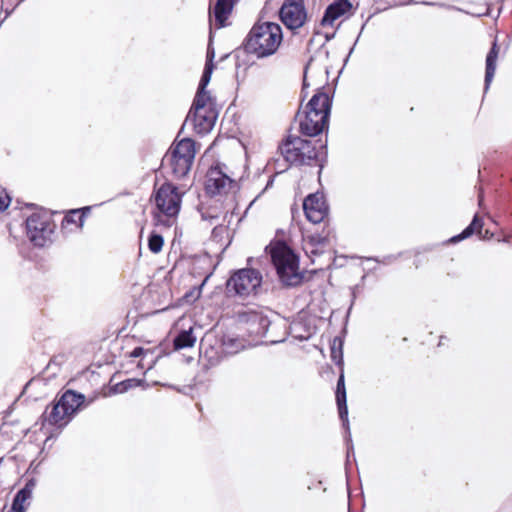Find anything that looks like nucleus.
I'll use <instances>...</instances> for the list:
<instances>
[{"label": "nucleus", "mask_w": 512, "mask_h": 512, "mask_svg": "<svg viewBox=\"0 0 512 512\" xmlns=\"http://www.w3.org/2000/svg\"><path fill=\"white\" fill-rule=\"evenodd\" d=\"M278 150L284 160L291 166H321L326 156V145L321 139L300 136L288 130L286 137L280 142Z\"/></svg>", "instance_id": "obj_1"}, {"label": "nucleus", "mask_w": 512, "mask_h": 512, "mask_svg": "<svg viewBox=\"0 0 512 512\" xmlns=\"http://www.w3.org/2000/svg\"><path fill=\"white\" fill-rule=\"evenodd\" d=\"M282 42V27L276 22L259 19L247 33L241 48L246 54L263 59L275 55Z\"/></svg>", "instance_id": "obj_2"}, {"label": "nucleus", "mask_w": 512, "mask_h": 512, "mask_svg": "<svg viewBox=\"0 0 512 512\" xmlns=\"http://www.w3.org/2000/svg\"><path fill=\"white\" fill-rule=\"evenodd\" d=\"M186 191L181 190L172 182L155 183L150 198L154 204L152 219L155 226L170 228L176 224L182 206V198Z\"/></svg>", "instance_id": "obj_3"}, {"label": "nucleus", "mask_w": 512, "mask_h": 512, "mask_svg": "<svg viewBox=\"0 0 512 512\" xmlns=\"http://www.w3.org/2000/svg\"><path fill=\"white\" fill-rule=\"evenodd\" d=\"M332 100L328 93L317 91L303 110L296 114L298 132L305 137H316L328 129Z\"/></svg>", "instance_id": "obj_4"}, {"label": "nucleus", "mask_w": 512, "mask_h": 512, "mask_svg": "<svg viewBox=\"0 0 512 512\" xmlns=\"http://www.w3.org/2000/svg\"><path fill=\"white\" fill-rule=\"evenodd\" d=\"M279 281L286 287H295L302 283L299 257L293 249L282 240H272L266 247Z\"/></svg>", "instance_id": "obj_5"}, {"label": "nucleus", "mask_w": 512, "mask_h": 512, "mask_svg": "<svg viewBox=\"0 0 512 512\" xmlns=\"http://www.w3.org/2000/svg\"><path fill=\"white\" fill-rule=\"evenodd\" d=\"M244 165L230 167L225 163L212 165L206 172L204 190L209 197H228L240 189Z\"/></svg>", "instance_id": "obj_6"}, {"label": "nucleus", "mask_w": 512, "mask_h": 512, "mask_svg": "<svg viewBox=\"0 0 512 512\" xmlns=\"http://www.w3.org/2000/svg\"><path fill=\"white\" fill-rule=\"evenodd\" d=\"M196 142L191 138L175 139L163 159L173 179L180 180L190 172L195 155Z\"/></svg>", "instance_id": "obj_7"}, {"label": "nucleus", "mask_w": 512, "mask_h": 512, "mask_svg": "<svg viewBox=\"0 0 512 512\" xmlns=\"http://www.w3.org/2000/svg\"><path fill=\"white\" fill-rule=\"evenodd\" d=\"M83 400L84 397L81 394L70 390L66 391L51 407V410L44 413V422L58 427L67 425Z\"/></svg>", "instance_id": "obj_8"}, {"label": "nucleus", "mask_w": 512, "mask_h": 512, "mask_svg": "<svg viewBox=\"0 0 512 512\" xmlns=\"http://www.w3.org/2000/svg\"><path fill=\"white\" fill-rule=\"evenodd\" d=\"M262 284V274L253 268H243L235 271L226 282L228 294L248 297L257 294Z\"/></svg>", "instance_id": "obj_9"}, {"label": "nucleus", "mask_w": 512, "mask_h": 512, "mask_svg": "<svg viewBox=\"0 0 512 512\" xmlns=\"http://www.w3.org/2000/svg\"><path fill=\"white\" fill-rule=\"evenodd\" d=\"M192 120L197 134H207L213 128L217 119V111L213 99L194 98L187 120Z\"/></svg>", "instance_id": "obj_10"}, {"label": "nucleus", "mask_w": 512, "mask_h": 512, "mask_svg": "<svg viewBox=\"0 0 512 512\" xmlns=\"http://www.w3.org/2000/svg\"><path fill=\"white\" fill-rule=\"evenodd\" d=\"M55 224L46 212H36L26 220V232L29 240L38 247H44L51 242Z\"/></svg>", "instance_id": "obj_11"}, {"label": "nucleus", "mask_w": 512, "mask_h": 512, "mask_svg": "<svg viewBox=\"0 0 512 512\" xmlns=\"http://www.w3.org/2000/svg\"><path fill=\"white\" fill-rule=\"evenodd\" d=\"M279 18L289 30H297L307 21L304 0H284L279 9Z\"/></svg>", "instance_id": "obj_12"}, {"label": "nucleus", "mask_w": 512, "mask_h": 512, "mask_svg": "<svg viewBox=\"0 0 512 512\" xmlns=\"http://www.w3.org/2000/svg\"><path fill=\"white\" fill-rule=\"evenodd\" d=\"M303 210L308 221L313 224L326 223L329 207L321 193L309 194L303 201Z\"/></svg>", "instance_id": "obj_13"}, {"label": "nucleus", "mask_w": 512, "mask_h": 512, "mask_svg": "<svg viewBox=\"0 0 512 512\" xmlns=\"http://www.w3.org/2000/svg\"><path fill=\"white\" fill-rule=\"evenodd\" d=\"M331 357L338 365L341 366L340 375H339V378L337 381V386H336L335 398H336V404H337V408H338L339 417L344 423H347L348 422V407H347V400H346V387H345V377H344L342 353L339 352V355H337L336 350L334 348H332Z\"/></svg>", "instance_id": "obj_14"}, {"label": "nucleus", "mask_w": 512, "mask_h": 512, "mask_svg": "<svg viewBox=\"0 0 512 512\" xmlns=\"http://www.w3.org/2000/svg\"><path fill=\"white\" fill-rule=\"evenodd\" d=\"M240 0H217L213 8H209V21L212 24L214 19L215 27L217 29L229 25L228 19L231 16L234 6Z\"/></svg>", "instance_id": "obj_15"}, {"label": "nucleus", "mask_w": 512, "mask_h": 512, "mask_svg": "<svg viewBox=\"0 0 512 512\" xmlns=\"http://www.w3.org/2000/svg\"><path fill=\"white\" fill-rule=\"evenodd\" d=\"M353 6L350 0H334L326 8L321 19L322 27H333L334 22L340 17L350 13Z\"/></svg>", "instance_id": "obj_16"}, {"label": "nucleus", "mask_w": 512, "mask_h": 512, "mask_svg": "<svg viewBox=\"0 0 512 512\" xmlns=\"http://www.w3.org/2000/svg\"><path fill=\"white\" fill-rule=\"evenodd\" d=\"M140 384V380L131 378L123 381H116V377L113 376L110 379L109 385L103 386L101 391L98 394H101L103 397H108L120 393H124L129 389L137 387Z\"/></svg>", "instance_id": "obj_17"}, {"label": "nucleus", "mask_w": 512, "mask_h": 512, "mask_svg": "<svg viewBox=\"0 0 512 512\" xmlns=\"http://www.w3.org/2000/svg\"><path fill=\"white\" fill-rule=\"evenodd\" d=\"M473 234H477L483 239H489L492 236V234H489L488 230L483 232V220L478 215H475L470 225L467 226L459 235L454 236L451 241L458 242L472 236Z\"/></svg>", "instance_id": "obj_18"}, {"label": "nucleus", "mask_w": 512, "mask_h": 512, "mask_svg": "<svg viewBox=\"0 0 512 512\" xmlns=\"http://www.w3.org/2000/svg\"><path fill=\"white\" fill-rule=\"evenodd\" d=\"M500 54V46L495 39L486 56L485 86L488 87L493 80L496 71V63Z\"/></svg>", "instance_id": "obj_19"}, {"label": "nucleus", "mask_w": 512, "mask_h": 512, "mask_svg": "<svg viewBox=\"0 0 512 512\" xmlns=\"http://www.w3.org/2000/svg\"><path fill=\"white\" fill-rule=\"evenodd\" d=\"M91 207H86L82 210L76 209L71 210L63 219L62 227L63 229L68 230L69 232L73 231V226L75 228H81L84 224L85 212L90 211Z\"/></svg>", "instance_id": "obj_20"}, {"label": "nucleus", "mask_w": 512, "mask_h": 512, "mask_svg": "<svg viewBox=\"0 0 512 512\" xmlns=\"http://www.w3.org/2000/svg\"><path fill=\"white\" fill-rule=\"evenodd\" d=\"M35 485H36V483L33 479L29 480L25 484V486L17 492V494L13 500L12 506L25 511L29 504V500L32 497V493L35 488Z\"/></svg>", "instance_id": "obj_21"}, {"label": "nucleus", "mask_w": 512, "mask_h": 512, "mask_svg": "<svg viewBox=\"0 0 512 512\" xmlns=\"http://www.w3.org/2000/svg\"><path fill=\"white\" fill-rule=\"evenodd\" d=\"M212 57H213V54L211 55V59L207 60V62L205 64V68H204V71H203V74H202V77H201V80H200V83H199V86H198V89H197V92H196V95L194 98L206 99V100L212 99L209 92L206 91V86L210 82L211 75H212L213 68H214V65L212 62Z\"/></svg>", "instance_id": "obj_22"}, {"label": "nucleus", "mask_w": 512, "mask_h": 512, "mask_svg": "<svg viewBox=\"0 0 512 512\" xmlns=\"http://www.w3.org/2000/svg\"><path fill=\"white\" fill-rule=\"evenodd\" d=\"M330 229L325 225L321 234H313L308 237V245L311 247L310 253L316 254L318 248L329 244Z\"/></svg>", "instance_id": "obj_23"}, {"label": "nucleus", "mask_w": 512, "mask_h": 512, "mask_svg": "<svg viewBox=\"0 0 512 512\" xmlns=\"http://www.w3.org/2000/svg\"><path fill=\"white\" fill-rule=\"evenodd\" d=\"M195 343L196 337L193 335L192 328H190L189 330L180 331V333L175 337L173 341L175 350L191 348L195 345Z\"/></svg>", "instance_id": "obj_24"}, {"label": "nucleus", "mask_w": 512, "mask_h": 512, "mask_svg": "<svg viewBox=\"0 0 512 512\" xmlns=\"http://www.w3.org/2000/svg\"><path fill=\"white\" fill-rule=\"evenodd\" d=\"M164 246V238L159 233L152 231L148 237V248L153 254H158Z\"/></svg>", "instance_id": "obj_25"}, {"label": "nucleus", "mask_w": 512, "mask_h": 512, "mask_svg": "<svg viewBox=\"0 0 512 512\" xmlns=\"http://www.w3.org/2000/svg\"><path fill=\"white\" fill-rule=\"evenodd\" d=\"M144 354V349L142 347H136L134 348L130 353H129V357L131 358H137V357H140Z\"/></svg>", "instance_id": "obj_26"}, {"label": "nucleus", "mask_w": 512, "mask_h": 512, "mask_svg": "<svg viewBox=\"0 0 512 512\" xmlns=\"http://www.w3.org/2000/svg\"><path fill=\"white\" fill-rule=\"evenodd\" d=\"M10 199L7 195L0 196V211L5 210L9 206Z\"/></svg>", "instance_id": "obj_27"}, {"label": "nucleus", "mask_w": 512, "mask_h": 512, "mask_svg": "<svg viewBox=\"0 0 512 512\" xmlns=\"http://www.w3.org/2000/svg\"><path fill=\"white\" fill-rule=\"evenodd\" d=\"M7 512H25V511L20 510L19 508H15V507L11 506V508Z\"/></svg>", "instance_id": "obj_28"}, {"label": "nucleus", "mask_w": 512, "mask_h": 512, "mask_svg": "<svg viewBox=\"0 0 512 512\" xmlns=\"http://www.w3.org/2000/svg\"><path fill=\"white\" fill-rule=\"evenodd\" d=\"M217 230H218V227H215V228L213 229V233H215Z\"/></svg>", "instance_id": "obj_29"}]
</instances>
